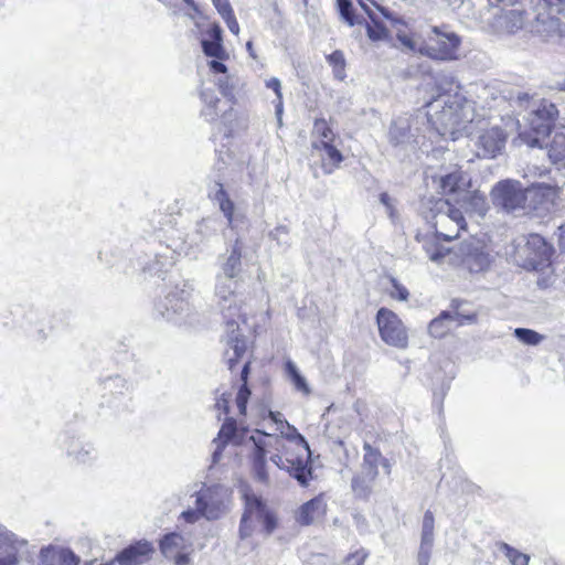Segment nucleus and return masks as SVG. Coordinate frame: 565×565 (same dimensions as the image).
<instances>
[{
    "instance_id": "nucleus-40",
    "label": "nucleus",
    "mask_w": 565,
    "mask_h": 565,
    "mask_svg": "<svg viewBox=\"0 0 565 565\" xmlns=\"http://www.w3.org/2000/svg\"><path fill=\"white\" fill-rule=\"evenodd\" d=\"M514 335L519 341L527 345H537L545 339L543 334L526 328H516Z\"/></svg>"
},
{
    "instance_id": "nucleus-36",
    "label": "nucleus",
    "mask_w": 565,
    "mask_h": 565,
    "mask_svg": "<svg viewBox=\"0 0 565 565\" xmlns=\"http://www.w3.org/2000/svg\"><path fill=\"white\" fill-rule=\"evenodd\" d=\"M526 247L529 249H533L535 253V257L537 260H545L548 258L551 253V247L547 245L545 239L539 234L530 235Z\"/></svg>"
},
{
    "instance_id": "nucleus-21",
    "label": "nucleus",
    "mask_w": 565,
    "mask_h": 565,
    "mask_svg": "<svg viewBox=\"0 0 565 565\" xmlns=\"http://www.w3.org/2000/svg\"><path fill=\"white\" fill-rule=\"evenodd\" d=\"M332 142L324 139L312 141V148L320 153L322 168L328 174L332 173L343 160L342 153Z\"/></svg>"
},
{
    "instance_id": "nucleus-64",
    "label": "nucleus",
    "mask_w": 565,
    "mask_h": 565,
    "mask_svg": "<svg viewBox=\"0 0 565 565\" xmlns=\"http://www.w3.org/2000/svg\"><path fill=\"white\" fill-rule=\"evenodd\" d=\"M380 463H382V466L384 467V469L386 470V472H387V473H390V471H391V470H390V469H391V467H390V463H388L387 459H385V458H383V457H382V459H381Z\"/></svg>"
},
{
    "instance_id": "nucleus-17",
    "label": "nucleus",
    "mask_w": 565,
    "mask_h": 565,
    "mask_svg": "<svg viewBox=\"0 0 565 565\" xmlns=\"http://www.w3.org/2000/svg\"><path fill=\"white\" fill-rule=\"evenodd\" d=\"M431 179L444 195L467 193V188L470 184V179L458 167L445 170Z\"/></svg>"
},
{
    "instance_id": "nucleus-49",
    "label": "nucleus",
    "mask_w": 565,
    "mask_h": 565,
    "mask_svg": "<svg viewBox=\"0 0 565 565\" xmlns=\"http://www.w3.org/2000/svg\"><path fill=\"white\" fill-rule=\"evenodd\" d=\"M212 2L222 18L233 12L228 0H212Z\"/></svg>"
},
{
    "instance_id": "nucleus-19",
    "label": "nucleus",
    "mask_w": 565,
    "mask_h": 565,
    "mask_svg": "<svg viewBox=\"0 0 565 565\" xmlns=\"http://www.w3.org/2000/svg\"><path fill=\"white\" fill-rule=\"evenodd\" d=\"M434 514L427 510L423 518L420 546L417 555L418 565H429L434 545Z\"/></svg>"
},
{
    "instance_id": "nucleus-16",
    "label": "nucleus",
    "mask_w": 565,
    "mask_h": 565,
    "mask_svg": "<svg viewBox=\"0 0 565 565\" xmlns=\"http://www.w3.org/2000/svg\"><path fill=\"white\" fill-rule=\"evenodd\" d=\"M481 132L478 136V156L483 158H494L503 150L507 142V134L499 126L486 128L483 120H478Z\"/></svg>"
},
{
    "instance_id": "nucleus-7",
    "label": "nucleus",
    "mask_w": 565,
    "mask_h": 565,
    "mask_svg": "<svg viewBox=\"0 0 565 565\" xmlns=\"http://www.w3.org/2000/svg\"><path fill=\"white\" fill-rule=\"evenodd\" d=\"M256 524H262L266 535L277 527V518L266 503L254 493L245 494V510L239 524V537L247 539L255 531Z\"/></svg>"
},
{
    "instance_id": "nucleus-12",
    "label": "nucleus",
    "mask_w": 565,
    "mask_h": 565,
    "mask_svg": "<svg viewBox=\"0 0 565 565\" xmlns=\"http://www.w3.org/2000/svg\"><path fill=\"white\" fill-rule=\"evenodd\" d=\"M561 190L545 183L533 184L525 189V213L543 215L558 205Z\"/></svg>"
},
{
    "instance_id": "nucleus-15",
    "label": "nucleus",
    "mask_w": 565,
    "mask_h": 565,
    "mask_svg": "<svg viewBox=\"0 0 565 565\" xmlns=\"http://www.w3.org/2000/svg\"><path fill=\"white\" fill-rule=\"evenodd\" d=\"M249 440L253 443L254 451H253V469L255 477L258 481L263 483L269 482V475L266 470V452L267 448L276 447L279 448L281 444V439L278 436L263 434L257 430V435H253L249 437Z\"/></svg>"
},
{
    "instance_id": "nucleus-52",
    "label": "nucleus",
    "mask_w": 565,
    "mask_h": 565,
    "mask_svg": "<svg viewBox=\"0 0 565 565\" xmlns=\"http://www.w3.org/2000/svg\"><path fill=\"white\" fill-rule=\"evenodd\" d=\"M181 516L188 522V523H194L196 522L201 516H203V513L200 511V509L195 505V509L193 510H186L182 512Z\"/></svg>"
},
{
    "instance_id": "nucleus-30",
    "label": "nucleus",
    "mask_w": 565,
    "mask_h": 565,
    "mask_svg": "<svg viewBox=\"0 0 565 565\" xmlns=\"http://www.w3.org/2000/svg\"><path fill=\"white\" fill-rule=\"evenodd\" d=\"M188 541L179 533L167 534L160 542V550L166 557L175 556L189 547Z\"/></svg>"
},
{
    "instance_id": "nucleus-13",
    "label": "nucleus",
    "mask_w": 565,
    "mask_h": 565,
    "mask_svg": "<svg viewBox=\"0 0 565 565\" xmlns=\"http://www.w3.org/2000/svg\"><path fill=\"white\" fill-rule=\"evenodd\" d=\"M460 300L454 299L451 301V308L455 311H441L440 315L428 324V333L434 338L440 339L447 335L454 327L476 322V313L460 311Z\"/></svg>"
},
{
    "instance_id": "nucleus-59",
    "label": "nucleus",
    "mask_w": 565,
    "mask_h": 565,
    "mask_svg": "<svg viewBox=\"0 0 565 565\" xmlns=\"http://www.w3.org/2000/svg\"><path fill=\"white\" fill-rule=\"evenodd\" d=\"M201 97H202L203 102L209 105V107H214L215 104L218 102V99L215 98L212 95V93H207V92H204V90L201 92Z\"/></svg>"
},
{
    "instance_id": "nucleus-54",
    "label": "nucleus",
    "mask_w": 565,
    "mask_h": 565,
    "mask_svg": "<svg viewBox=\"0 0 565 565\" xmlns=\"http://www.w3.org/2000/svg\"><path fill=\"white\" fill-rule=\"evenodd\" d=\"M214 222L210 218L207 220H202L199 224H198V232H200L201 234H204L205 236L210 235L212 232L215 231L214 226H213Z\"/></svg>"
},
{
    "instance_id": "nucleus-44",
    "label": "nucleus",
    "mask_w": 565,
    "mask_h": 565,
    "mask_svg": "<svg viewBox=\"0 0 565 565\" xmlns=\"http://www.w3.org/2000/svg\"><path fill=\"white\" fill-rule=\"evenodd\" d=\"M312 135L315 138H317V140L324 139L328 141H333V139H334L333 131L331 130V128L328 126L326 119H323V118L316 119V121L313 124Z\"/></svg>"
},
{
    "instance_id": "nucleus-34",
    "label": "nucleus",
    "mask_w": 565,
    "mask_h": 565,
    "mask_svg": "<svg viewBox=\"0 0 565 565\" xmlns=\"http://www.w3.org/2000/svg\"><path fill=\"white\" fill-rule=\"evenodd\" d=\"M409 134V125L406 119H396L391 124L388 138L390 142L397 146L404 143Z\"/></svg>"
},
{
    "instance_id": "nucleus-58",
    "label": "nucleus",
    "mask_w": 565,
    "mask_h": 565,
    "mask_svg": "<svg viewBox=\"0 0 565 565\" xmlns=\"http://www.w3.org/2000/svg\"><path fill=\"white\" fill-rule=\"evenodd\" d=\"M171 558L174 559L175 565H188L190 562L188 554L184 552H179L175 556H172Z\"/></svg>"
},
{
    "instance_id": "nucleus-8",
    "label": "nucleus",
    "mask_w": 565,
    "mask_h": 565,
    "mask_svg": "<svg viewBox=\"0 0 565 565\" xmlns=\"http://www.w3.org/2000/svg\"><path fill=\"white\" fill-rule=\"evenodd\" d=\"M451 266H463L470 273H480L490 265L489 254L484 246L478 239L462 242L457 248H454L450 260Z\"/></svg>"
},
{
    "instance_id": "nucleus-9",
    "label": "nucleus",
    "mask_w": 565,
    "mask_h": 565,
    "mask_svg": "<svg viewBox=\"0 0 565 565\" xmlns=\"http://www.w3.org/2000/svg\"><path fill=\"white\" fill-rule=\"evenodd\" d=\"M379 333L387 345L406 349L408 345V333L399 317L387 308L379 309L376 313Z\"/></svg>"
},
{
    "instance_id": "nucleus-43",
    "label": "nucleus",
    "mask_w": 565,
    "mask_h": 565,
    "mask_svg": "<svg viewBox=\"0 0 565 565\" xmlns=\"http://www.w3.org/2000/svg\"><path fill=\"white\" fill-rule=\"evenodd\" d=\"M547 14L557 21L565 20V0H542Z\"/></svg>"
},
{
    "instance_id": "nucleus-1",
    "label": "nucleus",
    "mask_w": 565,
    "mask_h": 565,
    "mask_svg": "<svg viewBox=\"0 0 565 565\" xmlns=\"http://www.w3.org/2000/svg\"><path fill=\"white\" fill-rule=\"evenodd\" d=\"M426 107L429 124L441 137L456 140L472 134L475 109L462 95L440 94Z\"/></svg>"
},
{
    "instance_id": "nucleus-29",
    "label": "nucleus",
    "mask_w": 565,
    "mask_h": 565,
    "mask_svg": "<svg viewBox=\"0 0 565 565\" xmlns=\"http://www.w3.org/2000/svg\"><path fill=\"white\" fill-rule=\"evenodd\" d=\"M524 23L525 12L520 9L508 10L499 18L500 28L509 34H514L523 29Z\"/></svg>"
},
{
    "instance_id": "nucleus-27",
    "label": "nucleus",
    "mask_w": 565,
    "mask_h": 565,
    "mask_svg": "<svg viewBox=\"0 0 565 565\" xmlns=\"http://www.w3.org/2000/svg\"><path fill=\"white\" fill-rule=\"evenodd\" d=\"M210 40H202V49L206 56L215 57L217 60H225L228 57L225 49L222 45V30L218 25H213L209 31Z\"/></svg>"
},
{
    "instance_id": "nucleus-14",
    "label": "nucleus",
    "mask_w": 565,
    "mask_h": 565,
    "mask_svg": "<svg viewBox=\"0 0 565 565\" xmlns=\"http://www.w3.org/2000/svg\"><path fill=\"white\" fill-rule=\"evenodd\" d=\"M226 324L227 345L225 359L230 370H233L236 363L245 355L247 350L246 339L239 332V322H245V316L241 312V317L233 316L232 319L223 316Z\"/></svg>"
},
{
    "instance_id": "nucleus-6",
    "label": "nucleus",
    "mask_w": 565,
    "mask_h": 565,
    "mask_svg": "<svg viewBox=\"0 0 565 565\" xmlns=\"http://www.w3.org/2000/svg\"><path fill=\"white\" fill-rule=\"evenodd\" d=\"M558 115L554 104L542 102L534 108L527 118L529 129L519 132L515 141L531 148L543 147L544 139L551 134V128Z\"/></svg>"
},
{
    "instance_id": "nucleus-28",
    "label": "nucleus",
    "mask_w": 565,
    "mask_h": 565,
    "mask_svg": "<svg viewBox=\"0 0 565 565\" xmlns=\"http://www.w3.org/2000/svg\"><path fill=\"white\" fill-rule=\"evenodd\" d=\"M439 237L435 234L431 237H426L423 243V248L428 258L437 265L449 264L452 256V249L445 248L437 243Z\"/></svg>"
},
{
    "instance_id": "nucleus-47",
    "label": "nucleus",
    "mask_w": 565,
    "mask_h": 565,
    "mask_svg": "<svg viewBox=\"0 0 565 565\" xmlns=\"http://www.w3.org/2000/svg\"><path fill=\"white\" fill-rule=\"evenodd\" d=\"M217 86L223 96H231L233 94L234 85L231 82L230 76L224 75L217 79Z\"/></svg>"
},
{
    "instance_id": "nucleus-41",
    "label": "nucleus",
    "mask_w": 565,
    "mask_h": 565,
    "mask_svg": "<svg viewBox=\"0 0 565 565\" xmlns=\"http://www.w3.org/2000/svg\"><path fill=\"white\" fill-rule=\"evenodd\" d=\"M375 479H369L365 475L356 476L352 479V489L360 498H367L371 493V487Z\"/></svg>"
},
{
    "instance_id": "nucleus-25",
    "label": "nucleus",
    "mask_w": 565,
    "mask_h": 565,
    "mask_svg": "<svg viewBox=\"0 0 565 565\" xmlns=\"http://www.w3.org/2000/svg\"><path fill=\"white\" fill-rule=\"evenodd\" d=\"M230 441H233L234 444L241 443L239 436L237 434L236 422L233 418H228L225 420V423L222 425L220 429L217 438L213 440V444L215 445V449L212 455L214 463L220 460L222 449Z\"/></svg>"
},
{
    "instance_id": "nucleus-62",
    "label": "nucleus",
    "mask_w": 565,
    "mask_h": 565,
    "mask_svg": "<svg viewBox=\"0 0 565 565\" xmlns=\"http://www.w3.org/2000/svg\"><path fill=\"white\" fill-rule=\"evenodd\" d=\"M246 49H247V52H248L249 56H250L252 58L256 60V58H257V55H256V53H255V51H254V49H253V43H252V41H248V42L246 43Z\"/></svg>"
},
{
    "instance_id": "nucleus-60",
    "label": "nucleus",
    "mask_w": 565,
    "mask_h": 565,
    "mask_svg": "<svg viewBox=\"0 0 565 565\" xmlns=\"http://www.w3.org/2000/svg\"><path fill=\"white\" fill-rule=\"evenodd\" d=\"M530 99V95L527 93H518L515 96V103L522 107Z\"/></svg>"
},
{
    "instance_id": "nucleus-5",
    "label": "nucleus",
    "mask_w": 565,
    "mask_h": 565,
    "mask_svg": "<svg viewBox=\"0 0 565 565\" xmlns=\"http://www.w3.org/2000/svg\"><path fill=\"white\" fill-rule=\"evenodd\" d=\"M424 218L433 225L435 233L444 241H451L466 230L462 212L443 198H423L419 206Z\"/></svg>"
},
{
    "instance_id": "nucleus-45",
    "label": "nucleus",
    "mask_w": 565,
    "mask_h": 565,
    "mask_svg": "<svg viewBox=\"0 0 565 565\" xmlns=\"http://www.w3.org/2000/svg\"><path fill=\"white\" fill-rule=\"evenodd\" d=\"M392 290L390 291V296L399 301H407L409 292L406 287L401 285L395 278H391Z\"/></svg>"
},
{
    "instance_id": "nucleus-18",
    "label": "nucleus",
    "mask_w": 565,
    "mask_h": 565,
    "mask_svg": "<svg viewBox=\"0 0 565 565\" xmlns=\"http://www.w3.org/2000/svg\"><path fill=\"white\" fill-rule=\"evenodd\" d=\"M327 512V502L323 494L301 504L295 512V520L298 524L307 526L321 519Z\"/></svg>"
},
{
    "instance_id": "nucleus-26",
    "label": "nucleus",
    "mask_w": 565,
    "mask_h": 565,
    "mask_svg": "<svg viewBox=\"0 0 565 565\" xmlns=\"http://www.w3.org/2000/svg\"><path fill=\"white\" fill-rule=\"evenodd\" d=\"M210 196L213 201H215L218 204L220 210L222 211V213L224 214L228 222V226L233 227L235 205L234 202L230 199L223 184L220 182H215L210 191Z\"/></svg>"
},
{
    "instance_id": "nucleus-56",
    "label": "nucleus",
    "mask_w": 565,
    "mask_h": 565,
    "mask_svg": "<svg viewBox=\"0 0 565 565\" xmlns=\"http://www.w3.org/2000/svg\"><path fill=\"white\" fill-rule=\"evenodd\" d=\"M223 60H213L209 63L210 65V68L214 72V73H220V74H223L225 75L226 72H227V67L225 66V64L222 62Z\"/></svg>"
},
{
    "instance_id": "nucleus-35",
    "label": "nucleus",
    "mask_w": 565,
    "mask_h": 565,
    "mask_svg": "<svg viewBox=\"0 0 565 565\" xmlns=\"http://www.w3.org/2000/svg\"><path fill=\"white\" fill-rule=\"evenodd\" d=\"M341 19L350 26L362 25L364 18L355 14L351 0H337Z\"/></svg>"
},
{
    "instance_id": "nucleus-24",
    "label": "nucleus",
    "mask_w": 565,
    "mask_h": 565,
    "mask_svg": "<svg viewBox=\"0 0 565 565\" xmlns=\"http://www.w3.org/2000/svg\"><path fill=\"white\" fill-rule=\"evenodd\" d=\"M163 306L164 311H161V313L168 320H173L177 316L188 313L190 311L189 292L181 290L169 294Z\"/></svg>"
},
{
    "instance_id": "nucleus-2",
    "label": "nucleus",
    "mask_w": 565,
    "mask_h": 565,
    "mask_svg": "<svg viewBox=\"0 0 565 565\" xmlns=\"http://www.w3.org/2000/svg\"><path fill=\"white\" fill-rule=\"evenodd\" d=\"M270 418L278 425L281 434H284V427L292 430V435L288 436V441L294 445V448L287 447L281 440L279 447L284 448L282 454H276L270 457V460L281 470L288 472V475L297 480L299 486L309 487L310 481L316 479L310 462L311 451L308 443L305 438L296 431L287 422L282 420L280 413L269 412ZM282 439L281 437H279Z\"/></svg>"
},
{
    "instance_id": "nucleus-37",
    "label": "nucleus",
    "mask_w": 565,
    "mask_h": 565,
    "mask_svg": "<svg viewBox=\"0 0 565 565\" xmlns=\"http://www.w3.org/2000/svg\"><path fill=\"white\" fill-rule=\"evenodd\" d=\"M498 547L504 553L511 565H529L530 556L527 554L521 553L504 542L498 543Z\"/></svg>"
},
{
    "instance_id": "nucleus-11",
    "label": "nucleus",
    "mask_w": 565,
    "mask_h": 565,
    "mask_svg": "<svg viewBox=\"0 0 565 565\" xmlns=\"http://www.w3.org/2000/svg\"><path fill=\"white\" fill-rule=\"evenodd\" d=\"M231 491L223 484H213L196 493L195 504L207 520H217L226 511Z\"/></svg>"
},
{
    "instance_id": "nucleus-57",
    "label": "nucleus",
    "mask_w": 565,
    "mask_h": 565,
    "mask_svg": "<svg viewBox=\"0 0 565 565\" xmlns=\"http://www.w3.org/2000/svg\"><path fill=\"white\" fill-rule=\"evenodd\" d=\"M288 234V228L287 226L285 225H279L277 227L274 228V231L270 233V236L276 239V241H279L280 237L282 235H287Z\"/></svg>"
},
{
    "instance_id": "nucleus-53",
    "label": "nucleus",
    "mask_w": 565,
    "mask_h": 565,
    "mask_svg": "<svg viewBox=\"0 0 565 565\" xmlns=\"http://www.w3.org/2000/svg\"><path fill=\"white\" fill-rule=\"evenodd\" d=\"M223 20L225 21L228 30L237 35L239 33V25L238 22L234 15V12L230 13L228 15L223 17Z\"/></svg>"
},
{
    "instance_id": "nucleus-55",
    "label": "nucleus",
    "mask_w": 565,
    "mask_h": 565,
    "mask_svg": "<svg viewBox=\"0 0 565 565\" xmlns=\"http://www.w3.org/2000/svg\"><path fill=\"white\" fill-rule=\"evenodd\" d=\"M266 86L268 88H271L275 92V94L277 95L278 99L281 100V97H282L281 96V85H280V81L278 78L273 77V78L268 79L266 82Z\"/></svg>"
},
{
    "instance_id": "nucleus-38",
    "label": "nucleus",
    "mask_w": 565,
    "mask_h": 565,
    "mask_svg": "<svg viewBox=\"0 0 565 565\" xmlns=\"http://www.w3.org/2000/svg\"><path fill=\"white\" fill-rule=\"evenodd\" d=\"M67 452L79 462H86L90 459L95 449L90 445L82 446L78 440H72L67 447Z\"/></svg>"
},
{
    "instance_id": "nucleus-63",
    "label": "nucleus",
    "mask_w": 565,
    "mask_h": 565,
    "mask_svg": "<svg viewBox=\"0 0 565 565\" xmlns=\"http://www.w3.org/2000/svg\"><path fill=\"white\" fill-rule=\"evenodd\" d=\"M499 3H502L504 6H515L521 0H497Z\"/></svg>"
},
{
    "instance_id": "nucleus-20",
    "label": "nucleus",
    "mask_w": 565,
    "mask_h": 565,
    "mask_svg": "<svg viewBox=\"0 0 565 565\" xmlns=\"http://www.w3.org/2000/svg\"><path fill=\"white\" fill-rule=\"evenodd\" d=\"M25 544L15 534L7 530L0 531V565H18L19 551Z\"/></svg>"
},
{
    "instance_id": "nucleus-23",
    "label": "nucleus",
    "mask_w": 565,
    "mask_h": 565,
    "mask_svg": "<svg viewBox=\"0 0 565 565\" xmlns=\"http://www.w3.org/2000/svg\"><path fill=\"white\" fill-rule=\"evenodd\" d=\"M152 552L151 544L147 541H141L125 548L117 555L116 561L119 565H141L148 561Z\"/></svg>"
},
{
    "instance_id": "nucleus-33",
    "label": "nucleus",
    "mask_w": 565,
    "mask_h": 565,
    "mask_svg": "<svg viewBox=\"0 0 565 565\" xmlns=\"http://www.w3.org/2000/svg\"><path fill=\"white\" fill-rule=\"evenodd\" d=\"M249 364L250 362H245L242 372H241V381L243 382L241 387L238 388L237 395H236V405L238 408V412L241 415H244L246 413V404L248 401V397L250 395V391L247 386V377L249 374Z\"/></svg>"
},
{
    "instance_id": "nucleus-46",
    "label": "nucleus",
    "mask_w": 565,
    "mask_h": 565,
    "mask_svg": "<svg viewBox=\"0 0 565 565\" xmlns=\"http://www.w3.org/2000/svg\"><path fill=\"white\" fill-rule=\"evenodd\" d=\"M328 61L335 68H339V71L337 70L335 75H337V77L342 78V75H340V72H343L344 65H345L343 53L341 51H334L332 54H330L328 56Z\"/></svg>"
},
{
    "instance_id": "nucleus-39",
    "label": "nucleus",
    "mask_w": 565,
    "mask_h": 565,
    "mask_svg": "<svg viewBox=\"0 0 565 565\" xmlns=\"http://www.w3.org/2000/svg\"><path fill=\"white\" fill-rule=\"evenodd\" d=\"M286 370L295 387L302 392L305 395H309L311 390L306 379L299 373L297 366L291 361L286 363Z\"/></svg>"
},
{
    "instance_id": "nucleus-51",
    "label": "nucleus",
    "mask_w": 565,
    "mask_h": 565,
    "mask_svg": "<svg viewBox=\"0 0 565 565\" xmlns=\"http://www.w3.org/2000/svg\"><path fill=\"white\" fill-rule=\"evenodd\" d=\"M231 394H226L223 392L220 397L216 398L215 408L220 411L223 414H226L228 412V401H230Z\"/></svg>"
},
{
    "instance_id": "nucleus-42",
    "label": "nucleus",
    "mask_w": 565,
    "mask_h": 565,
    "mask_svg": "<svg viewBox=\"0 0 565 565\" xmlns=\"http://www.w3.org/2000/svg\"><path fill=\"white\" fill-rule=\"evenodd\" d=\"M371 21L372 23H369L364 20L362 23L365 25L369 39L373 42L385 40L387 38V30L375 19L374 14Z\"/></svg>"
},
{
    "instance_id": "nucleus-50",
    "label": "nucleus",
    "mask_w": 565,
    "mask_h": 565,
    "mask_svg": "<svg viewBox=\"0 0 565 565\" xmlns=\"http://www.w3.org/2000/svg\"><path fill=\"white\" fill-rule=\"evenodd\" d=\"M380 202L385 206L388 215L393 217L395 211L394 200L387 193L383 192L380 194Z\"/></svg>"
},
{
    "instance_id": "nucleus-32",
    "label": "nucleus",
    "mask_w": 565,
    "mask_h": 565,
    "mask_svg": "<svg viewBox=\"0 0 565 565\" xmlns=\"http://www.w3.org/2000/svg\"><path fill=\"white\" fill-rule=\"evenodd\" d=\"M363 449L364 457L362 463V473L369 477V479H376L379 473L377 467L382 459V455L367 443L364 444Z\"/></svg>"
},
{
    "instance_id": "nucleus-10",
    "label": "nucleus",
    "mask_w": 565,
    "mask_h": 565,
    "mask_svg": "<svg viewBox=\"0 0 565 565\" xmlns=\"http://www.w3.org/2000/svg\"><path fill=\"white\" fill-rule=\"evenodd\" d=\"M492 202L505 212L525 213V189L520 181L503 180L498 182L491 191Z\"/></svg>"
},
{
    "instance_id": "nucleus-31",
    "label": "nucleus",
    "mask_w": 565,
    "mask_h": 565,
    "mask_svg": "<svg viewBox=\"0 0 565 565\" xmlns=\"http://www.w3.org/2000/svg\"><path fill=\"white\" fill-rule=\"evenodd\" d=\"M550 160L554 164L565 167V132L557 131L552 140L545 145Z\"/></svg>"
},
{
    "instance_id": "nucleus-3",
    "label": "nucleus",
    "mask_w": 565,
    "mask_h": 565,
    "mask_svg": "<svg viewBox=\"0 0 565 565\" xmlns=\"http://www.w3.org/2000/svg\"><path fill=\"white\" fill-rule=\"evenodd\" d=\"M243 243L237 237L231 247L218 256L220 274L216 275L215 297L222 315L232 319L233 316L241 317V300L237 299L236 278L242 271Z\"/></svg>"
},
{
    "instance_id": "nucleus-22",
    "label": "nucleus",
    "mask_w": 565,
    "mask_h": 565,
    "mask_svg": "<svg viewBox=\"0 0 565 565\" xmlns=\"http://www.w3.org/2000/svg\"><path fill=\"white\" fill-rule=\"evenodd\" d=\"M41 565H78L79 557L66 547L49 546L40 554Z\"/></svg>"
},
{
    "instance_id": "nucleus-4",
    "label": "nucleus",
    "mask_w": 565,
    "mask_h": 565,
    "mask_svg": "<svg viewBox=\"0 0 565 565\" xmlns=\"http://www.w3.org/2000/svg\"><path fill=\"white\" fill-rule=\"evenodd\" d=\"M397 40L407 51L419 53L431 60L449 62L460 56L461 39L446 25L433 26L426 39L398 32Z\"/></svg>"
},
{
    "instance_id": "nucleus-61",
    "label": "nucleus",
    "mask_w": 565,
    "mask_h": 565,
    "mask_svg": "<svg viewBox=\"0 0 565 565\" xmlns=\"http://www.w3.org/2000/svg\"><path fill=\"white\" fill-rule=\"evenodd\" d=\"M559 243L565 248V224L558 227Z\"/></svg>"
},
{
    "instance_id": "nucleus-48",
    "label": "nucleus",
    "mask_w": 565,
    "mask_h": 565,
    "mask_svg": "<svg viewBox=\"0 0 565 565\" xmlns=\"http://www.w3.org/2000/svg\"><path fill=\"white\" fill-rule=\"evenodd\" d=\"M367 554L363 551H358L353 554H350L343 565H363Z\"/></svg>"
}]
</instances>
